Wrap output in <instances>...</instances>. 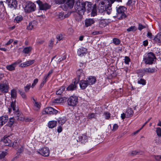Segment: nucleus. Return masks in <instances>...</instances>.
Returning a JSON list of instances; mask_svg holds the SVG:
<instances>
[{
	"label": "nucleus",
	"mask_w": 161,
	"mask_h": 161,
	"mask_svg": "<svg viewBox=\"0 0 161 161\" xmlns=\"http://www.w3.org/2000/svg\"><path fill=\"white\" fill-rule=\"evenodd\" d=\"M92 7L91 3L87 1L76 2L75 5L76 12L81 16L84 14L86 9H87L88 11H90Z\"/></svg>",
	"instance_id": "1"
},
{
	"label": "nucleus",
	"mask_w": 161,
	"mask_h": 161,
	"mask_svg": "<svg viewBox=\"0 0 161 161\" xmlns=\"http://www.w3.org/2000/svg\"><path fill=\"white\" fill-rule=\"evenodd\" d=\"M116 0H103L97 6L98 12L102 13L105 11L108 14H110L112 10V4Z\"/></svg>",
	"instance_id": "2"
},
{
	"label": "nucleus",
	"mask_w": 161,
	"mask_h": 161,
	"mask_svg": "<svg viewBox=\"0 0 161 161\" xmlns=\"http://www.w3.org/2000/svg\"><path fill=\"white\" fill-rule=\"evenodd\" d=\"M127 8L123 6H117L116 7L117 12L116 17L119 20L125 19L127 17L125 14L127 12Z\"/></svg>",
	"instance_id": "3"
},
{
	"label": "nucleus",
	"mask_w": 161,
	"mask_h": 161,
	"mask_svg": "<svg viewBox=\"0 0 161 161\" xmlns=\"http://www.w3.org/2000/svg\"><path fill=\"white\" fill-rule=\"evenodd\" d=\"M10 106L14 111L15 116L14 117V118L15 120H23L24 119V116L21 113L19 112V108L17 107L16 108L15 100L11 103Z\"/></svg>",
	"instance_id": "4"
},
{
	"label": "nucleus",
	"mask_w": 161,
	"mask_h": 161,
	"mask_svg": "<svg viewBox=\"0 0 161 161\" xmlns=\"http://www.w3.org/2000/svg\"><path fill=\"white\" fill-rule=\"evenodd\" d=\"M157 58L155 54L150 52L145 54L143 57V61L146 64H152L156 62Z\"/></svg>",
	"instance_id": "5"
},
{
	"label": "nucleus",
	"mask_w": 161,
	"mask_h": 161,
	"mask_svg": "<svg viewBox=\"0 0 161 161\" xmlns=\"http://www.w3.org/2000/svg\"><path fill=\"white\" fill-rule=\"evenodd\" d=\"M9 86L6 80H3L0 83V92L3 93H7L8 92Z\"/></svg>",
	"instance_id": "6"
},
{
	"label": "nucleus",
	"mask_w": 161,
	"mask_h": 161,
	"mask_svg": "<svg viewBox=\"0 0 161 161\" xmlns=\"http://www.w3.org/2000/svg\"><path fill=\"white\" fill-rule=\"evenodd\" d=\"M78 100V98L77 96L75 95L71 96L67 99L68 105L72 107L75 106L77 104Z\"/></svg>",
	"instance_id": "7"
},
{
	"label": "nucleus",
	"mask_w": 161,
	"mask_h": 161,
	"mask_svg": "<svg viewBox=\"0 0 161 161\" xmlns=\"http://www.w3.org/2000/svg\"><path fill=\"white\" fill-rule=\"evenodd\" d=\"M36 3L39 6V9L40 10H45L49 9L51 7V5L47 3H43L40 0L36 1Z\"/></svg>",
	"instance_id": "8"
},
{
	"label": "nucleus",
	"mask_w": 161,
	"mask_h": 161,
	"mask_svg": "<svg viewBox=\"0 0 161 161\" xmlns=\"http://www.w3.org/2000/svg\"><path fill=\"white\" fill-rule=\"evenodd\" d=\"M36 6L35 4L32 2H29L28 3L24 8L25 12L27 13H30L35 10Z\"/></svg>",
	"instance_id": "9"
},
{
	"label": "nucleus",
	"mask_w": 161,
	"mask_h": 161,
	"mask_svg": "<svg viewBox=\"0 0 161 161\" xmlns=\"http://www.w3.org/2000/svg\"><path fill=\"white\" fill-rule=\"evenodd\" d=\"M58 111L54 109L52 107H48L44 108L42 111L43 114H56L58 113Z\"/></svg>",
	"instance_id": "10"
},
{
	"label": "nucleus",
	"mask_w": 161,
	"mask_h": 161,
	"mask_svg": "<svg viewBox=\"0 0 161 161\" xmlns=\"http://www.w3.org/2000/svg\"><path fill=\"white\" fill-rule=\"evenodd\" d=\"M38 153L44 157H48L49 155V151L47 147L42 148L39 149Z\"/></svg>",
	"instance_id": "11"
},
{
	"label": "nucleus",
	"mask_w": 161,
	"mask_h": 161,
	"mask_svg": "<svg viewBox=\"0 0 161 161\" xmlns=\"http://www.w3.org/2000/svg\"><path fill=\"white\" fill-rule=\"evenodd\" d=\"M66 98L65 97H60L57 98L53 100L50 102V104L51 105H53L58 103H64L65 101Z\"/></svg>",
	"instance_id": "12"
},
{
	"label": "nucleus",
	"mask_w": 161,
	"mask_h": 161,
	"mask_svg": "<svg viewBox=\"0 0 161 161\" xmlns=\"http://www.w3.org/2000/svg\"><path fill=\"white\" fill-rule=\"evenodd\" d=\"M88 137L87 136L86 134H84L82 136H80L79 137L78 140L77 142H80L81 143L85 144L88 141Z\"/></svg>",
	"instance_id": "13"
},
{
	"label": "nucleus",
	"mask_w": 161,
	"mask_h": 161,
	"mask_svg": "<svg viewBox=\"0 0 161 161\" xmlns=\"http://www.w3.org/2000/svg\"><path fill=\"white\" fill-rule=\"evenodd\" d=\"M155 69L154 68H144L140 70V72L142 73L151 74L155 72Z\"/></svg>",
	"instance_id": "14"
},
{
	"label": "nucleus",
	"mask_w": 161,
	"mask_h": 161,
	"mask_svg": "<svg viewBox=\"0 0 161 161\" xmlns=\"http://www.w3.org/2000/svg\"><path fill=\"white\" fill-rule=\"evenodd\" d=\"M6 3H7L8 6L11 8H15L17 4L16 0H8Z\"/></svg>",
	"instance_id": "15"
},
{
	"label": "nucleus",
	"mask_w": 161,
	"mask_h": 161,
	"mask_svg": "<svg viewBox=\"0 0 161 161\" xmlns=\"http://www.w3.org/2000/svg\"><path fill=\"white\" fill-rule=\"evenodd\" d=\"M8 120V116L7 115H3L0 117V126H2L6 124Z\"/></svg>",
	"instance_id": "16"
},
{
	"label": "nucleus",
	"mask_w": 161,
	"mask_h": 161,
	"mask_svg": "<svg viewBox=\"0 0 161 161\" xmlns=\"http://www.w3.org/2000/svg\"><path fill=\"white\" fill-rule=\"evenodd\" d=\"M2 141L4 144L6 146L10 147V145H12L11 144L12 142V140L9 139L7 137V135H6L4 136Z\"/></svg>",
	"instance_id": "17"
},
{
	"label": "nucleus",
	"mask_w": 161,
	"mask_h": 161,
	"mask_svg": "<svg viewBox=\"0 0 161 161\" xmlns=\"http://www.w3.org/2000/svg\"><path fill=\"white\" fill-rule=\"evenodd\" d=\"M87 49L86 48L81 47L79 48L77 51L78 54L80 56H82L87 53Z\"/></svg>",
	"instance_id": "18"
},
{
	"label": "nucleus",
	"mask_w": 161,
	"mask_h": 161,
	"mask_svg": "<svg viewBox=\"0 0 161 161\" xmlns=\"http://www.w3.org/2000/svg\"><path fill=\"white\" fill-rule=\"evenodd\" d=\"M95 22V21L93 19L89 18L86 19L85 20V26L86 27H88L93 24Z\"/></svg>",
	"instance_id": "19"
},
{
	"label": "nucleus",
	"mask_w": 161,
	"mask_h": 161,
	"mask_svg": "<svg viewBox=\"0 0 161 161\" xmlns=\"http://www.w3.org/2000/svg\"><path fill=\"white\" fill-rule=\"evenodd\" d=\"M64 3L69 8L71 9L73 8L75 3L74 0H65Z\"/></svg>",
	"instance_id": "20"
},
{
	"label": "nucleus",
	"mask_w": 161,
	"mask_h": 161,
	"mask_svg": "<svg viewBox=\"0 0 161 161\" xmlns=\"http://www.w3.org/2000/svg\"><path fill=\"white\" fill-rule=\"evenodd\" d=\"M86 80L89 85H92L95 83L96 81V79L95 77L90 76L87 78Z\"/></svg>",
	"instance_id": "21"
},
{
	"label": "nucleus",
	"mask_w": 161,
	"mask_h": 161,
	"mask_svg": "<svg viewBox=\"0 0 161 161\" xmlns=\"http://www.w3.org/2000/svg\"><path fill=\"white\" fill-rule=\"evenodd\" d=\"M98 5H97L98 6ZM97 6L96 5V4H95L93 5V7L92 6L91 8V9L89 12L92 11L91 15V16H94L97 15Z\"/></svg>",
	"instance_id": "22"
},
{
	"label": "nucleus",
	"mask_w": 161,
	"mask_h": 161,
	"mask_svg": "<svg viewBox=\"0 0 161 161\" xmlns=\"http://www.w3.org/2000/svg\"><path fill=\"white\" fill-rule=\"evenodd\" d=\"M37 24V22L36 21H33L29 23L28 25L27 26V28L29 30H31L32 29L36 27Z\"/></svg>",
	"instance_id": "23"
},
{
	"label": "nucleus",
	"mask_w": 161,
	"mask_h": 161,
	"mask_svg": "<svg viewBox=\"0 0 161 161\" xmlns=\"http://www.w3.org/2000/svg\"><path fill=\"white\" fill-rule=\"evenodd\" d=\"M153 40L155 43H160L161 42V32L158 33L155 37Z\"/></svg>",
	"instance_id": "24"
},
{
	"label": "nucleus",
	"mask_w": 161,
	"mask_h": 161,
	"mask_svg": "<svg viewBox=\"0 0 161 161\" xmlns=\"http://www.w3.org/2000/svg\"><path fill=\"white\" fill-rule=\"evenodd\" d=\"M89 85L87 82L86 80H81L80 81V89L82 90H84Z\"/></svg>",
	"instance_id": "25"
},
{
	"label": "nucleus",
	"mask_w": 161,
	"mask_h": 161,
	"mask_svg": "<svg viewBox=\"0 0 161 161\" xmlns=\"http://www.w3.org/2000/svg\"><path fill=\"white\" fill-rule=\"evenodd\" d=\"M8 121L6 124V125L9 127H12L15 123L16 120L14 117L8 118Z\"/></svg>",
	"instance_id": "26"
},
{
	"label": "nucleus",
	"mask_w": 161,
	"mask_h": 161,
	"mask_svg": "<svg viewBox=\"0 0 161 161\" xmlns=\"http://www.w3.org/2000/svg\"><path fill=\"white\" fill-rule=\"evenodd\" d=\"M18 139H16L15 140L13 141L11 144L12 145H10V147H12L16 149H17L19 147V144L18 142Z\"/></svg>",
	"instance_id": "27"
},
{
	"label": "nucleus",
	"mask_w": 161,
	"mask_h": 161,
	"mask_svg": "<svg viewBox=\"0 0 161 161\" xmlns=\"http://www.w3.org/2000/svg\"><path fill=\"white\" fill-rule=\"evenodd\" d=\"M107 20L105 19H102L99 22V26L101 28H103L107 25Z\"/></svg>",
	"instance_id": "28"
},
{
	"label": "nucleus",
	"mask_w": 161,
	"mask_h": 161,
	"mask_svg": "<svg viewBox=\"0 0 161 161\" xmlns=\"http://www.w3.org/2000/svg\"><path fill=\"white\" fill-rule=\"evenodd\" d=\"M133 113L134 112L132 109L130 108H129L127 109L125 114H126V117L127 118H129L132 116Z\"/></svg>",
	"instance_id": "29"
},
{
	"label": "nucleus",
	"mask_w": 161,
	"mask_h": 161,
	"mask_svg": "<svg viewBox=\"0 0 161 161\" xmlns=\"http://www.w3.org/2000/svg\"><path fill=\"white\" fill-rule=\"evenodd\" d=\"M76 74L77 76V78H79V79L81 78L83 79L84 77V75L82 69L78 70L76 72Z\"/></svg>",
	"instance_id": "30"
},
{
	"label": "nucleus",
	"mask_w": 161,
	"mask_h": 161,
	"mask_svg": "<svg viewBox=\"0 0 161 161\" xmlns=\"http://www.w3.org/2000/svg\"><path fill=\"white\" fill-rule=\"evenodd\" d=\"M57 121H49L48 123V126L49 128H53L56 126Z\"/></svg>",
	"instance_id": "31"
},
{
	"label": "nucleus",
	"mask_w": 161,
	"mask_h": 161,
	"mask_svg": "<svg viewBox=\"0 0 161 161\" xmlns=\"http://www.w3.org/2000/svg\"><path fill=\"white\" fill-rule=\"evenodd\" d=\"M77 85H74L73 84H71L67 87L66 89L68 91H73L76 90L77 88Z\"/></svg>",
	"instance_id": "32"
},
{
	"label": "nucleus",
	"mask_w": 161,
	"mask_h": 161,
	"mask_svg": "<svg viewBox=\"0 0 161 161\" xmlns=\"http://www.w3.org/2000/svg\"><path fill=\"white\" fill-rule=\"evenodd\" d=\"M15 66L13 63L10 65H8L6 66V68L7 69L10 71L14 70L15 69Z\"/></svg>",
	"instance_id": "33"
},
{
	"label": "nucleus",
	"mask_w": 161,
	"mask_h": 161,
	"mask_svg": "<svg viewBox=\"0 0 161 161\" xmlns=\"http://www.w3.org/2000/svg\"><path fill=\"white\" fill-rule=\"evenodd\" d=\"M10 95L11 98L15 99L16 98L17 94L15 89H14L11 90Z\"/></svg>",
	"instance_id": "34"
},
{
	"label": "nucleus",
	"mask_w": 161,
	"mask_h": 161,
	"mask_svg": "<svg viewBox=\"0 0 161 161\" xmlns=\"http://www.w3.org/2000/svg\"><path fill=\"white\" fill-rule=\"evenodd\" d=\"M66 121V119L65 117L59 118L58 120V123L62 125L64 124Z\"/></svg>",
	"instance_id": "35"
},
{
	"label": "nucleus",
	"mask_w": 161,
	"mask_h": 161,
	"mask_svg": "<svg viewBox=\"0 0 161 161\" xmlns=\"http://www.w3.org/2000/svg\"><path fill=\"white\" fill-rule=\"evenodd\" d=\"M65 88V87L64 86H61L59 89L56 92V94L61 95L64 91Z\"/></svg>",
	"instance_id": "36"
},
{
	"label": "nucleus",
	"mask_w": 161,
	"mask_h": 161,
	"mask_svg": "<svg viewBox=\"0 0 161 161\" xmlns=\"http://www.w3.org/2000/svg\"><path fill=\"white\" fill-rule=\"evenodd\" d=\"M32 49L31 47H26L24 49L23 52L25 53L28 54L31 51Z\"/></svg>",
	"instance_id": "37"
},
{
	"label": "nucleus",
	"mask_w": 161,
	"mask_h": 161,
	"mask_svg": "<svg viewBox=\"0 0 161 161\" xmlns=\"http://www.w3.org/2000/svg\"><path fill=\"white\" fill-rule=\"evenodd\" d=\"M111 114L107 111L104 112L103 114V116L106 119L108 120L111 116Z\"/></svg>",
	"instance_id": "38"
},
{
	"label": "nucleus",
	"mask_w": 161,
	"mask_h": 161,
	"mask_svg": "<svg viewBox=\"0 0 161 161\" xmlns=\"http://www.w3.org/2000/svg\"><path fill=\"white\" fill-rule=\"evenodd\" d=\"M17 149L16 153L17 154H19V155H20V154L22 153L24 151V147L20 145L19 147Z\"/></svg>",
	"instance_id": "39"
},
{
	"label": "nucleus",
	"mask_w": 161,
	"mask_h": 161,
	"mask_svg": "<svg viewBox=\"0 0 161 161\" xmlns=\"http://www.w3.org/2000/svg\"><path fill=\"white\" fill-rule=\"evenodd\" d=\"M23 18L21 15H19L16 17L14 19V22L18 23L23 19Z\"/></svg>",
	"instance_id": "40"
},
{
	"label": "nucleus",
	"mask_w": 161,
	"mask_h": 161,
	"mask_svg": "<svg viewBox=\"0 0 161 161\" xmlns=\"http://www.w3.org/2000/svg\"><path fill=\"white\" fill-rule=\"evenodd\" d=\"M7 137L10 139L12 140V142H13V140L14 141L16 139H18L16 136H15V135L14 134H11L9 135H7Z\"/></svg>",
	"instance_id": "41"
},
{
	"label": "nucleus",
	"mask_w": 161,
	"mask_h": 161,
	"mask_svg": "<svg viewBox=\"0 0 161 161\" xmlns=\"http://www.w3.org/2000/svg\"><path fill=\"white\" fill-rule=\"evenodd\" d=\"M18 92L22 97V98L24 99H26L27 98V96L25 92L21 91L20 90H18Z\"/></svg>",
	"instance_id": "42"
},
{
	"label": "nucleus",
	"mask_w": 161,
	"mask_h": 161,
	"mask_svg": "<svg viewBox=\"0 0 161 161\" xmlns=\"http://www.w3.org/2000/svg\"><path fill=\"white\" fill-rule=\"evenodd\" d=\"M136 30V28L134 26H131L129 28H128L127 30V31L128 32L130 31H135Z\"/></svg>",
	"instance_id": "43"
},
{
	"label": "nucleus",
	"mask_w": 161,
	"mask_h": 161,
	"mask_svg": "<svg viewBox=\"0 0 161 161\" xmlns=\"http://www.w3.org/2000/svg\"><path fill=\"white\" fill-rule=\"evenodd\" d=\"M113 42L116 45H119L120 43V41L117 38H114L113 39Z\"/></svg>",
	"instance_id": "44"
},
{
	"label": "nucleus",
	"mask_w": 161,
	"mask_h": 161,
	"mask_svg": "<svg viewBox=\"0 0 161 161\" xmlns=\"http://www.w3.org/2000/svg\"><path fill=\"white\" fill-rule=\"evenodd\" d=\"M7 154L6 152L3 151L0 154V159H2L4 158H5V157Z\"/></svg>",
	"instance_id": "45"
},
{
	"label": "nucleus",
	"mask_w": 161,
	"mask_h": 161,
	"mask_svg": "<svg viewBox=\"0 0 161 161\" xmlns=\"http://www.w3.org/2000/svg\"><path fill=\"white\" fill-rule=\"evenodd\" d=\"M80 80L79 78H76L73 80V84L74 85H77Z\"/></svg>",
	"instance_id": "46"
},
{
	"label": "nucleus",
	"mask_w": 161,
	"mask_h": 161,
	"mask_svg": "<svg viewBox=\"0 0 161 161\" xmlns=\"http://www.w3.org/2000/svg\"><path fill=\"white\" fill-rule=\"evenodd\" d=\"M31 84L29 83L27 84L26 86L24 87V90L26 92H27L29 91L31 87Z\"/></svg>",
	"instance_id": "47"
},
{
	"label": "nucleus",
	"mask_w": 161,
	"mask_h": 161,
	"mask_svg": "<svg viewBox=\"0 0 161 161\" xmlns=\"http://www.w3.org/2000/svg\"><path fill=\"white\" fill-rule=\"evenodd\" d=\"M137 83L139 84L144 85L146 84V82L143 79H141L140 80H138Z\"/></svg>",
	"instance_id": "48"
},
{
	"label": "nucleus",
	"mask_w": 161,
	"mask_h": 161,
	"mask_svg": "<svg viewBox=\"0 0 161 161\" xmlns=\"http://www.w3.org/2000/svg\"><path fill=\"white\" fill-rule=\"evenodd\" d=\"M157 135L159 137L161 136V129L160 127H157L156 130Z\"/></svg>",
	"instance_id": "49"
},
{
	"label": "nucleus",
	"mask_w": 161,
	"mask_h": 161,
	"mask_svg": "<svg viewBox=\"0 0 161 161\" xmlns=\"http://www.w3.org/2000/svg\"><path fill=\"white\" fill-rule=\"evenodd\" d=\"M65 0H55L54 2L56 4H60L64 3Z\"/></svg>",
	"instance_id": "50"
},
{
	"label": "nucleus",
	"mask_w": 161,
	"mask_h": 161,
	"mask_svg": "<svg viewBox=\"0 0 161 161\" xmlns=\"http://www.w3.org/2000/svg\"><path fill=\"white\" fill-rule=\"evenodd\" d=\"M96 114L93 113H92L88 114V117L89 119L95 118L96 117Z\"/></svg>",
	"instance_id": "51"
},
{
	"label": "nucleus",
	"mask_w": 161,
	"mask_h": 161,
	"mask_svg": "<svg viewBox=\"0 0 161 161\" xmlns=\"http://www.w3.org/2000/svg\"><path fill=\"white\" fill-rule=\"evenodd\" d=\"M153 157L157 161H161V155H154Z\"/></svg>",
	"instance_id": "52"
},
{
	"label": "nucleus",
	"mask_w": 161,
	"mask_h": 161,
	"mask_svg": "<svg viewBox=\"0 0 161 161\" xmlns=\"http://www.w3.org/2000/svg\"><path fill=\"white\" fill-rule=\"evenodd\" d=\"M146 28V26L143 25H142L141 23H139V26L138 27V29L141 31H142L143 29Z\"/></svg>",
	"instance_id": "53"
},
{
	"label": "nucleus",
	"mask_w": 161,
	"mask_h": 161,
	"mask_svg": "<svg viewBox=\"0 0 161 161\" xmlns=\"http://www.w3.org/2000/svg\"><path fill=\"white\" fill-rule=\"evenodd\" d=\"M118 127L119 126L118 125L116 124H115L113 125V129H112V130L113 131H115L118 129Z\"/></svg>",
	"instance_id": "54"
},
{
	"label": "nucleus",
	"mask_w": 161,
	"mask_h": 161,
	"mask_svg": "<svg viewBox=\"0 0 161 161\" xmlns=\"http://www.w3.org/2000/svg\"><path fill=\"white\" fill-rule=\"evenodd\" d=\"M38 79H35L33 81V83L32 84L31 87L32 88H34V87L35 86V85L36 84L38 83Z\"/></svg>",
	"instance_id": "55"
},
{
	"label": "nucleus",
	"mask_w": 161,
	"mask_h": 161,
	"mask_svg": "<svg viewBox=\"0 0 161 161\" xmlns=\"http://www.w3.org/2000/svg\"><path fill=\"white\" fill-rule=\"evenodd\" d=\"M130 61V58L127 56H125V63L126 64H129V62Z\"/></svg>",
	"instance_id": "56"
},
{
	"label": "nucleus",
	"mask_w": 161,
	"mask_h": 161,
	"mask_svg": "<svg viewBox=\"0 0 161 161\" xmlns=\"http://www.w3.org/2000/svg\"><path fill=\"white\" fill-rule=\"evenodd\" d=\"M147 37L150 39H153V38L154 36L153 35L152 33L149 32H148L147 33Z\"/></svg>",
	"instance_id": "57"
},
{
	"label": "nucleus",
	"mask_w": 161,
	"mask_h": 161,
	"mask_svg": "<svg viewBox=\"0 0 161 161\" xmlns=\"http://www.w3.org/2000/svg\"><path fill=\"white\" fill-rule=\"evenodd\" d=\"M56 38L58 40L60 41L62 39L63 37L61 34H59L56 36Z\"/></svg>",
	"instance_id": "58"
},
{
	"label": "nucleus",
	"mask_w": 161,
	"mask_h": 161,
	"mask_svg": "<svg viewBox=\"0 0 161 161\" xmlns=\"http://www.w3.org/2000/svg\"><path fill=\"white\" fill-rule=\"evenodd\" d=\"M34 104L35 107H36L38 108H39L40 107V103L37 102H35L34 103Z\"/></svg>",
	"instance_id": "59"
},
{
	"label": "nucleus",
	"mask_w": 161,
	"mask_h": 161,
	"mask_svg": "<svg viewBox=\"0 0 161 161\" xmlns=\"http://www.w3.org/2000/svg\"><path fill=\"white\" fill-rule=\"evenodd\" d=\"M27 66V64H26L25 62L21 63L19 65V67L23 68Z\"/></svg>",
	"instance_id": "60"
},
{
	"label": "nucleus",
	"mask_w": 161,
	"mask_h": 161,
	"mask_svg": "<svg viewBox=\"0 0 161 161\" xmlns=\"http://www.w3.org/2000/svg\"><path fill=\"white\" fill-rule=\"evenodd\" d=\"M133 0H129L127 3V5L128 6H130L131 4L133 2L135 3V1H133Z\"/></svg>",
	"instance_id": "61"
},
{
	"label": "nucleus",
	"mask_w": 161,
	"mask_h": 161,
	"mask_svg": "<svg viewBox=\"0 0 161 161\" xmlns=\"http://www.w3.org/2000/svg\"><path fill=\"white\" fill-rule=\"evenodd\" d=\"M21 62H22L21 60L20 59H18L16 62L13 63L14 64V65L16 67L17 65L19 64Z\"/></svg>",
	"instance_id": "62"
},
{
	"label": "nucleus",
	"mask_w": 161,
	"mask_h": 161,
	"mask_svg": "<svg viewBox=\"0 0 161 161\" xmlns=\"http://www.w3.org/2000/svg\"><path fill=\"white\" fill-rule=\"evenodd\" d=\"M20 156L19 154H17V153L16 154L15 156L12 159V161H14L16 160L17 159H18L19 156Z\"/></svg>",
	"instance_id": "63"
},
{
	"label": "nucleus",
	"mask_w": 161,
	"mask_h": 161,
	"mask_svg": "<svg viewBox=\"0 0 161 161\" xmlns=\"http://www.w3.org/2000/svg\"><path fill=\"white\" fill-rule=\"evenodd\" d=\"M13 41V40L12 39H10L8 42H7L5 44V46H7L10 45L11 43Z\"/></svg>",
	"instance_id": "64"
}]
</instances>
